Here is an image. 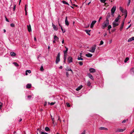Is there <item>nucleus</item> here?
I'll return each instance as SVG.
<instances>
[{"instance_id": "c756f323", "label": "nucleus", "mask_w": 134, "mask_h": 134, "mask_svg": "<svg viewBox=\"0 0 134 134\" xmlns=\"http://www.w3.org/2000/svg\"><path fill=\"white\" fill-rule=\"evenodd\" d=\"M129 58L128 57H126V58L124 60L125 63H126L129 60Z\"/></svg>"}, {"instance_id": "603ef678", "label": "nucleus", "mask_w": 134, "mask_h": 134, "mask_svg": "<svg viewBox=\"0 0 134 134\" xmlns=\"http://www.w3.org/2000/svg\"><path fill=\"white\" fill-rule=\"evenodd\" d=\"M16 5L15 4L14 5L13 7V10L14 11L15 9V8H16Z\"/></svg>"}, {"instance_id": "e2e57ef3", "label": "nucleus", "mask_w": 134, "mask_h": 134, "mask_svg": "<svg viewBox=\"0 0 134 134\" xmlns=\"http://www.w3.org/2000/svg\"><path fill=\"white\" fill-rule=\"evenodd\" d=\"M125 19L123 20L122 22V24H123V25H124V21Z\"/></svg>"}, {"instance_id": "6e6d98bb", "label": "nucleus", "mask_w": 134, "mask_h": 134, "mask_svg": "<svg viewBox=\"0 0 134 134\" xmlns=\"http://www.w3.org/2000/svg\"><path fill=\"white\" fill-rule=\"evenodd\" d=\"M66 75L68 77L69 75V74L68 72H66Z\"/></svg>"}, {"instance_id": "a211bd4d", "label": "nucleus", "mask_w": 134, "mask_h": 134, "mask_svg": "<svg viewBox=\"0 0 134 134\" xmlns=\"http://www.w3.org/2000/svg\"><path fill=\"white\" fill-rule=\"evenodd\" d=\"M52 26H53L54 29L56 31H57L58 30V28L56 27L53 24H52Z\"/></svg>"}, {"instance_id": "423d86ee", "label": "nucleus", "mask_w": 134, "mask_h": 134, "mask_svg": "<svg viewBox=\"0 0 134 134\" xmlns=\"http://www.w3.org/2000/svg\"><path fill=\"white\" fill-rule=\"evenodd\" d=\"M126 129H118L116 130H115V132H122L125 131V130Z\"/></svg>"}, {"instance_id": "09e8293b", "label": "nucleus", "mask_w": 134, "mask_h": 134, "mask_svg": "<svg viewBox=\"0 0 134 134\" xmlns=\"http://www.w3.org/2000/svg\"><path fill=\"white\" fill-rule=\"evenodd\" d=\"M120 9L122 12H123V10L121 7H120Z\"/></svg>"}, {"instance_id": "c85d7f7f", "label": "nucleus", "mask_w": 134, "mask_h": 134, "mask_svg": "<svg viewBox=\"0 0 134 134\" xmlns=\"http://www.w3.org/2000/svg\"><path fill=\"white\" fill-rule=\"evenodd\" d=\"M13 64H14V65L16 66H19L18 64L16 62H13Z\"/></svg>"}, {"instance_id": "37998d69", "label": "nucleus", "mask_w": 134, "mask_h": 134, "mask_svg": "<svg viewBox=\"0 0 134 134\" xmlns=\"http://www.w3.org/2000/svg\"><path fill=\"white\" fill-rule=\"evenodd\" d=\"M79 64L80 65H82L83 63L82 62H79Z\"/></svg>"}, {"instance_id": "774afa93", "label": "nucleus", "mask_w": 134, "mask_h": 134, "mask_svg": "<svg viewBox=\"0 0 134 134\" xmlns=\"http://www.w3.org/2000/svg\"><path fill=\"white\" fill-rule=\"evenodd\" d=\"M62 68H63V67H62V66H60L59 67V68L60 69H62Z\"/></svg>"}, {"instance_id": "338daca9", "label": "nucleus", "mask_w": 134, "mask_h": 134, "mask_svg": "<svg viewBox=\"0 0 134 134\" xmlns=\"http://www.w3.org/2000/svg\"><path fill=\"white\" fill-rule=\"evenodd\" d=\"M62 44H63L64 43V40L63 39L62 41Z\"/></svg>"}, {"instance_id": "72a5a7b5", "label": "nucleus", "mask_w": 134, "mask_h": 134, "mask_svg": "<svg viewBox=\"0 0 134 134\" xmlns=\"http://www.w3.org/2000/svg\"><path fill=\"white\" fill-rule=\"evenodd\" d=\"M66 70L67 71H71L72 73V74L73 73L72 71V70L71 69H66Z\"/></svg>"}, {"instance_id": "5fc2aeb1", "label": "nucleus", "mask_w": 134, "mask_h": 134, "mask_svg": "<svg viewBox=\"0 0 134 134\" xmlns=\"http://www.w3.org/2000/svg\"><path fill=\"white\" fill-rule=\"evenodd\" d=\"M85 132L86 131L85 130L82 132L81 134H85Z\"/></svg>"}, {"instance_id": "7ed1b4c3", "label": "nucleus", "mask_w": 134, "mask_h": 134, "mask_svg": "<svg viewBox=\"0 0 134 134\" xmlns=\"http://www.w3.org/2000/svg\"><path fill=\"white\" fill-rule=\"evenodd\" d=\"M116 7H114V6L112 8H111V15L113 16H114V13L115 11L116 10Z\"/></svg>"}, {"instance_id": "c9c22d12", "label": "nucleus", "mask_w": 134, "mask_h": 134, "mask_svg": "<svg viewBox=\"0 0 134 134\" xmlns=\"http://www.w3.org/2000/svg\"><path fill=\"white\" fill-rule=\"evenodd\" d=\"M64 58H66V56L68 55L67 53H64Z\"/></svg>"}, {"instance_id": "a878e982", "label": "nucleus", "mask_w": 134, "mask_h": 134, "mask_svg": "<svg viewBox=\"0 0 134 134\" xmlns=\"http://www.w3.org/2000/svg\"><path fill=\"white\" fill-rule=\"evenodd\" d=\"M87 85L88 86H90L91 85V83L90 81H88L87 83Z\"/></svg>"}, {"instance_id": "9b49d317", "label": "nucleus", "mask_w": 134, "mask_h": 134, "mask_svg": "<svg viewBox=\"0 0 134 134\" xmlns=\"http://www.w3.org/2000/svg\"><path fill=\"white\" fill-rule=\"evenodd\" d=\"M87 75L89 78H90L92 80H94V79L92 75L90 73L88 74Z\"/></svg>"}, {"instance_id": "b1692460", "label": "nucleus", "mask_w": 134, "mask_h": 134, "mask_svg": "<svg viewBox=\"0 0 134 134\" xmlns=\"http://www.w3.org/2000/svg\"><path fill=\"white\" fill-rule=\"evenodd\" d=\"M124 25H123V24H121V26H120V31H121L122 30V28H123V27Z\"/></svg>"}, {"instance_id": "f257e3e1", "label": "nucleus", "mask_w": 134, "mask_h": 134, "mask_svg": "<svg viewBox=\"0 0 134 134\" xmlns=\"http://www.w3.org/2000/svg\"><path fill=\"white\" fill-rule=\"evenodd\" d=\"M109 24V20L108 19H106L104 21V22L102 26V28L103 29H104L108 26Z\"/></svg>"}, {"instance_id": "ddd939ff", "label": "nucleus", "mask_w": 134, "mask_h": 134, "mask_svg": "<svg viewBox=\"0 0 134 134\" xmlns=\"http://www.w3.org/2000/svg\"><path fill=\"white\" fill-rule=\"evenodd\" d=\"M31 87V85L30 83L27 84L26 86V87L27 88H30Z\"/></svg>"}, {"instance_id": "2f4dec72", "label": "nucleus", "mask_w": 134, "mask_h": 134, "mask_svg": "<svg viewBox=\"0 0 134 134\" xmlns=\"http://www.w3.org/2000/svg\"><path fill=\"white\" fill-rule=\"evenodd\" d=\"M77 59L79 60H82L83 59L82 58H81V57H80L79 56H78V58H77Z\"/></svg>"}, {"instance_id": "79ce46f5", "label": "nucleus", "mask_w": 134, "mask_h": 134, "mask_svg": "<svg viewBox=\"0 0 134 134\" xmlns=\"http://www.w3.org/2000/svg\"><path fill=\"white\" fill-rule=\"evenodd\" d=\"M10 26L12 27H14L15 26V25L13 23H12L10 24Z\"/></svg>"}, {"instance_id": "1a4fd4ad", "label": "nucleus", "mask_w": 134, "mask_h": 134, "mask_svg": "<svg viewBox=\"0 0 134 134\" xmlns=\"http://www.w3.org/2000/svg\"><path fill=\"white\" fill-rule=\"evenodd\" d=\"M65 24L67 26H68L69 25V23L67 20V16H66L65 20Z\"/></svg>"}, {"instance_id": "4468645a", "label": "nucleus", "mask_w": 134, "mask_h": 134, "mask_svg": "<svg viewBox=\"0 0 134 134\" xmlns=\"http://www.w3.org/2000/svg\"><path fill=\"white\" fill-rule=\"evenodd\" d=\"M82 85H81L79 86L76 89V91H78L82 88Z\"/></svg>"}, {"instance_id": "ea45409f", "label": "nucleus", "mask_w": 134, "mask_h": 134, "mask_svg": "<svg viewBox=\"0 0 134 134\" xmlns=\"http://www.w3.org/2000/svg\"><path fill=\"white\" fill-rule=\"evenodd\" d=\"M61 29L63 33H64L65 32V30H63L62 27H61Z\"/></svg>"}, {"instance_id": "393cba45", "label": "nucleus", "mask_w": 134, "mask_h": 134, "mask_svg": "<svg viewBox=\"0 0 134 134\" xmlns=\"http://www.w3.org/2000/svg\"><path fill=\"white\" fill-rule=\"evenodd\" d=\"M62 2L63 4H66L69 5V4L68 3L64 1H62Z\"/></svg>"}, {"instance_id": "bb28decb", "label": "nucleus", "mask_w": 134, "mask_h": 134, "mask_svg": "<svg viewBox=\"0 0 134 134\" xmlns=\"http://www.w3.org/2000/svg\"><path fill=\"white\" fill-rule=\"evenodd\" d=\"M85 31L86 32V33L88 35H90V34H89V33L91 31V30H85Z\"/></svg>"}, {"instance_id": "4d7b16f0", "label": "nucleus", "mask_w": 134, "mask_h": 134, "mask_svg": "<svg viewBox=\"0 0 134 134\" xmlns=\"http://www.w3.org/2000/svg\"><path fill=\"white\" fill-rule=\"evenodd\" d=\"M5 20L7 22H9V20L7 19V18L5 17Z\"/></svg>"}, {"instance_id": "a19ab883", "label": "nucleus", "mask_w": 134, "mask_h": 134, "mask_svg": "<svg viewBox=\"0 0 134 134\" xmlns=\"http://www.w3.org/2000/svg\"><path fill=\"white\" fill-rule=\"evenodd\" d=\"M103 43V42L102 41H101L100 42V43L99 44V45H102Z\"/></svg>"}, {"instance_id": "6ab92c4d", "label": "nucleus", "mask_w": 134, "mask_h": 134, "mask_svg": "<svg viewBox=\"0 0 134 134\" xmlns=\"http://www.w3.org/2000/svg\"><path fill=\"white\" fill-rule=\"evenodd\" d=\"M110 16V13H108L107 15L106 16V19H108Z\"/></svg>"}, {"instance_id": "cd10ccee", "label": "nucleus", "mask_w": 134, "mask_h": 134, "mask_svg": "<svg viewBox=\"0 0 134 134\" xmlns=\"http://www.w3.org/2000/svg\"><path fill=\"white\" fill-rule=\"evenodd\" d=\"M119 19V18L118 17H117L115 20L114 21V22H117L118 21Z\"/></svg>"}, {"instance_id": "7c9ffc66", "label": "nucleus", "mask_w": 134, "mask_h": 134, "mask_svg": "<svg viewBox=\"0 0 134 134\" xmlns=\"http://www.w3.org/2000/svg\"><path fill=\"white\" fill-rule=\"evenodd\" d=\"M108 29H107V30H109L110 29H111V25H109L108 26Z\"/></svg>"}, {"instance_id": "de8ad7c7", "label": "nucleus", "mask_w": 134, "mask_h": 134, "mask_svg": "<svg viewBox=\"0 0 134 134\" xmlns=\"http://www.w3.org/2000/svg\"><path fill=\"white\" fill-rule=\"evenodd\" d=\"M2 103L0 102V109H1L2 106Z\"/></svg>"}, {"instance_id": "39448f33", "label": "nucleus", "mask_w": 134, "mask_h": 134, "mask_svg": "<svg viewBox=\"0 0 134 134\" xmlns=\"http://www.w3.org/2000/svg\"><path fill=\"white\" fill-rule=\"evenodd\" d=\"M73 59L72 57L69 56L68 58V63H70L72 62Z\"/></svg>"}, {"instance_id": "20e7f679", "label": "nucleus", "mask_w": 134, "mask_h": 134, "mask_svg": "<svg viewBox=\"0 0 134 134\" xmlns=\"http://www.w3.org/2000/svg\"><path fill=\"white\" fill-rule=\"evenodd\" d=\"M96 44L93 45L91 48L92 49L91 50L89 51L90 52H91L92 53H94L95 52V50L96 49Z\"/></svg>"}, {"instance_id": "58836bf2", "label": "nucleus", "mask_w": 134, "mask_h": 134, "mask_svg": "<svg viewBox=\"0 0 134 134\" xmlns=\"http://www.w3.org/2000/svg\"><path fill=\"white\" fill-rule=\"evenodd\" d=\"M66 105L67 107H70V105L68 103H66Z\"/></svg>"}, {"instance_id": "680f3d73", "label": "nucleus", "mask_w": 134, "mask_h": 134, "mask_svg": "<svg viewBox=\"0 0 134 134\" xmlns=\"http://www.w3.org/2000/svg\"><path fill=\"white\" fill-rule=\"evenodd\" d=\"M134 132V130H133V131H132V132H131L130 133V134H132Z\"/></svg>"}, {"instance_id": "5701e85b", "label": "nucleus", "mask_w": 134, "mask_h": 134, "mask_svg": "<svg viewBox=\"0 0 134 134\" xmlns=\"http://www.w3.org/2000/svg\"><path fill=\"white\" fill-rule=\"evenodd\" d=\"M54 39L55 41H57L59 39V38L57 37V36L55 35L54 37Z\"/></svg>"}, {"instance_id": "8fccbe9b", "label": "nucleus", "mask_w": 134, "mask_h": 134, "mask_svg": "<svg viewBox=\"0 0 134 134\" xmlns=\"http://www.w3.org/2000/svg\"><path fill=\"white\" fill-rule=\"evenodd\" d=\"M47 102H45V103L44 104V106L45 107L47 103Z\"/></svg>"}, {"instance_id": "aec40b11", "label": "nucleus", "mask_w": 134, "mask_h": 134, "mask_svg": "<svg viewBox=\"0 0 134 134\" xmlns=\"http://www.w3.org/2000/svg\"><path fill=\"white\" fill-rule=\"evenodd\" d=\"M65 47L66 48V50L65 51H63L64 53H67V51L68 50V48L66 47L65 46Z\"/></svg>"}, {"instance_id": "2eb2a0df", "label": "nucleus", "mask_w": 134, "mask_h": 134, "mask_svg": "<svg viewBox=\"0 0 134 134\" xmlns=\"http://www.w3.org/2000/svg\"><path fill=\"white\" fill-rule=\"evenodd\" d=\"M85 55L86 57H91L92 56V54L90 53H89L87 54H86Z\"/></svg>"}, {"instance_id": "dca6fc26", "label": "nucleus", "mask_w": 134, "mask_h": 134, "mask_svg": "<svg viewBox=\"0 0 134 134\" xmlns=\"http://www.w3.org/2000/svg\"><path fill=\"white\" fill-rule=\"evenodd\" d=\"M133 40H134V37L129 38L128 40V42H130Z\"/></svg>"}, {"instance_id": "bf43d9fd", "label": "nucleus", "mask_w": 134, "mask_h": 134, "mask_svg": "<svg viewBox=\"0 0 134 134\" xmlns=\"http://www.w3.org/2000/svg\"><path fill=\"white\" fill-rule=\"evenodd\" d=\"M82 53H80V55L79 56L80 57H82Z\"/></svg>"}, {"instance_id": "864d4df0", "label": "nucleus", "mask_w": 134, "mask_h": 134, "mask_svg": "<svg viewBox=\"0 0 134 134\" xmlns=\"http://www.w3.org/2000/svg\"><path fill=\"white\" fill-rule=\"evenodd\" d=\"M54 103V102H51V103H50V104L51 105H53L54 103Z\"/></svg>"}, {"instance_id": "0eeeda50", "label": "nucleus", "mask_w": 134, "mask_h": 134, "mask_svg": "<svg viewBox=\"0 0 134 134\" xmlns=\"http://www.w3.org/2000/svg\"><path fill=\"white\" fill-rule=\"evenodd\" d=\"M96 22V20H93L92 21V23H91L90 25V27L91 28H92L93 27L94 25L95 24V23Z\"/></svg>"}, {"instance_id": "3c124183", "label": "nucleus", "mask_w": 134, "mask_h": 134, "mask_svg": "<svg viewBox=\"0 0 134 134\" xmlns=\"http://www.w3.org/2000/svg\"><path fill=\"white\" fill-rule=\"evenodd\" d=\"M102 19V17H100V18H99V19L98 20V22H100V20L101 19Z\"/></svg>"}, {"instance_id": "f704fd0d", "label": "nucleus", "mask_w": 134, "mask_h": 134, "mask_svg": "<svg viewBox=\"0 0 134 134\" xmlns=\"http://www.w3.org/2000/svg\"><path fill=\"white\" fill-rule=\"evenodd\" d=\"M128 121V119H127L126 120H124L122 121V123H125L126 122V121Z\"/></svg>"}, {"instance_id": "473e14b6", "label": "nucleus", "mask_w": 134, "mask_h": 134, "mask_svg": "<svg viewBox=\"0 0 134 134\" xmlns=\"http://www.w3.org/2000/svg\"><path fill=\"white\" fill-rule=\"evenodd\" d=\"M123 13H124L125 14H127V11L126 10H125L124 11H123V12H122Z\"/></svg>"}, {"instance_id": "a18cd8bd", "label": "nucleus", "mask_w": 134, "mask_h": 134, "mask_svg": "<svg viewBox=\"0 0 134 134\" xmlns=\"http://www.w3.org/2000/svg\"><path fill=\"white\" fill-rule=\"evenodd\" d=\"M26 72H28L29 73H31V71L30 70H26Z\"/></svg>"}, {"instance_id": "412c9836", "label": "nucleus", "mask_w": 134, "mask_h": 134, "mask_svg": "<svg viewBox=\"0 0 134 134\" xmlns=\"http://www.w3.org/2000/svg\"><path fill=\"white\" fill-rule=\"evenodd\" d=\"M99 129L100 130H108L107 129L105 128V127H100L99 128Z\"/></svg>"}, {"instance_id": "052dcab7", "label": "nucleus", "mask_w": 134, "mask_h": 134, "mask_svg": "<svg viewBox=\"0 0 134 134\" xmlns=\"http://www.w3.org/2000/svg\"><path fill=\"white\" fill-rule=\"evenodd\" d=\"M131 26V24H130V25H129L128 27L127 28V29H128L129 28H130Z\"/></svg>"}, {"instance_id": "c03bdc74", "label": "nucleus", "mask_w": 134, "mask_h": 134, "mask_svg": "<svg viewBox=\"0 0 134 134\" xmlns=\"http://www.w3.org/2000/svg\"><path fill=\"white\" fill-rule=\"evenodd\" d=\"M106 0H100V1L101 2L105 3Z\"/></svg>"}, {"instance_id": "69168bd1", "label": "nucleus", "mask_w": 134, "mask_h": 134, "mask_svg": "<svg viewBox=\"0 0 134 134\" xmlns=\"http://www.w3.org/2000/svg\"><path fill=\"white\" fill-rule=\"evenodd\" d=\"M22 120V119L21 118H20L19 120V122H20Z\"/></svg>"}, {"instance_id": "f03ea898", "label": "nucleus", "mask_w": 134, "mask_h": 134, "mask_svg": "<svg viewBox=\"0 0 134 134\" xmlns=\"http://www.w3.org/2000/svg\"><path fill=\"white\" fill-rule=\"evenodd\" d=\"M60 53L59 52L58 53V54L56 57V59L55 63L56 64L58 63V62L60 61Z\"/></svg>"}, {"instance_id": "49530a36", "label": "nucleus", "mask_w": 134, "mask_h": 134, "mask_svg": "<svg viewBox=\"0 0 134 134\" xmlns=\"http://www.w3.org/2000/svg\"><path fill=\"white\" fill-rule=\"evenodd\" d=\"M131 0H128V3L127 4V6H129L130 4V2Z\"/></svg>"}, {"instance_id": "4c0bfd02", "label": "nucleus", "mask_w": 134, "mask_h": 134, "mask_svg": "<svg viewBox=\"0 0 134 134\" xmlns=\"http://www.w3.org/2000/svg\"><path fill=\"white\" fill-rule=\"evenodd\" d=\"M40 70L41 71H43L44 70L43 67L42 66L41 67Z\"/></svg>"}, {"instance_id": "f8f14e48", "label": "nucleus", "mask_w": 134, "mask_h": 134, "mask_svg": "<svg viewBox=\"0 0 134 134\" xmlns=\"http://www.w3.org/2000/svg\"><path fill=\"white\" fill-rule=\"evenodd\" d=\"M27 29L29 32H30L31 31V29L30 25V24L29 25H27Z\"/></svg>"}, {"instance_id": "4be33fe9", "label": "nucleus", "mask_w": 134, "mask_h": 134, "mask_svg": "<svg viewBox=\"0 0 134 134\" xmlns=\"http://www.w3.org/2000/svg\"><path fill=\"white\" fill-rule=\"evenodd\" d=\"M45 130L46 131H48L50 130L49 128L47 127H46L45 128Z\"/></svg>"}, {"instance_id": "f3484780", "label": "nucleus", "mask_w": 134, "mask_h": 134, "mask_svg": "<svg viewBox=\"0 0 134 134\" xmlns=\"http://www.w3.org/2000/svg\"><path fill=\"white\" fill-rule=\"evenodd\" d=\"M10 55L11 56H14L16 55V54L13 52H11L10 53Z\"/></svg>"}, {"instance_id": "9d476101", "label": "nucleus", "mask_w": 134, "mask_h": 134, "mask_svg": "<svg viewBox=\"0 0 134 134\" xmlns=\"http://www.w3.org/2000/svg\"><path fill=\"white\" fill-rule=\"evenodd\" d=\"M112 24L113 25V27H115L116 26H117L119 25V24L118 23H116L115 22H113L112 23Z\"/></svg>"}, {"instance_id": "13d9d810", "label": "nucleus", "mask_w": 134, "mask_h": 134, "mask_svg": "<svg viewBox=\"0 0 134 134\" xmlns=\"http://www.w3.org/2000/svg\"><path fill=\"white\" fill-rule=\"evenodd\" d=\"M66 58H64V63L66 61Z\"/></svg>"}, {"instance_id": "e433bc0d", "label": "nucleus", "mask_w": 134, "mask_h": 134, "mask_svg": "<svg viewBox=\"0 0 134 134\" xmlns=\"http://www.w3.org/2000/svg\"><path fill=\"white\" fill-rule=\"evenodd\" d=\"M131 71L134 74V68H132L131 70Z\"/></svg>"}, {"instance_id": "0e129e2a", "label": "nucleus", "mask_w": 134, "mask_h": 134, "mask_svg": "<svg viewBox=\"0 0 134 134\" xmlns=\"http://www.w3.org/2000/svg\"><path fill=\"white\" fill-rule=\"evenodd\" d=\"M27 97L28 98H30L31 97V96H28Z\"/></svg>"}, {"instance_id": "6e6552de", "label": "nucleus", "mask_w": 134, "mask_h": 134, "mask_svg": "<svg viewBox=\"0 0 134 134\" xmlns=\"http://www.w3.org/2000/svg\"><path fill=\"white\" fill-rule=\"evenodd\" d=\"M89 71L91 73L94 72L96 71V70L95 69L92 68L89 69Z\"/></svg>"}]
</instances>
